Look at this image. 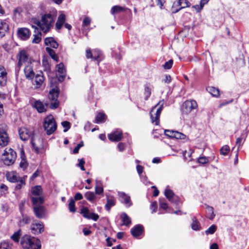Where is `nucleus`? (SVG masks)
I'll return each mask as SVG.
<instances>
[{
  "label": "nucleus",
  "mask_w": 249,
  "mask_h": 249,
  "mask_svg": "<svg viewBox=\"0 0 249 249\" xmlns=\"http://www.w3.org/2000/svg\"><path fill=\"white\" fill-rule=\"evenodd\" d=\"M20 244L24 249H40V241L29 235H24L21 239Z\"/></svg>",
  "instance_id": "f257e3e1"
},
{
  "label": "nucleus",
  "mask_w": 249,
  "mask_h": 249,
  "mask_svg": "<svg viewBox=\"0 0 249 249\" xmlns=\"http://www.w3.org/2000/svg\"><path fill=\"white\" fill-rule=\"evenodd\" d=\"M54 20L55 17L49 13L43 15L41 20H37L36 23L42 32L47 33L53 27Z\"/></svg>",
  "instance_id": "f03ea898"
},
{
  "label": "nucleus",
  "mask_w": 249,
  "mask_h": 249,
  "mask_svg": "<svg viewBox=\"0 0 249 249\" xmlns=\"http://www.w3.org/2000/svg\"><path fill=\"white\" fill-rule=\"evenodd\" d=\"M18 133L20 138L22 141H26L32 137L31 143L33 148L36 151H38L39 148L36 146L35 141V138L33 137L34 135V130L33 129H29L26 127H21L18 130Z\"/></svg>",
  "instance_id": "7ed1b4c3"
},
{
  "label": "nucleus",
  "mask_w": 249,
  "mask_h": 249,
  "mask_svg": "<svg viewBox=\"0 0 249 249\" xmlns=\"http://www.w3.org/2000/svg\"><path fill=\"white\" fill-rule=\"evenodd\" d=\"M164 102L163 100L160 101L150 111V116L152 123L158 125L160 124V117L163 108Z\"/></svg>",
  "instance_id": "20e7f679"
},
{
  "label": "nucleus",
  "mask_w": 249,
  "mask_h": 249,
  "mask_svg": "<svg viewBox=\"0 0 249 249\" xmlns=\"http://www.w3.org/2000/svg\"><path fill=\"white\" fill-rule=\"evenodd\" d=\"M43 128L48 135L52 134L55 131L57 124L53 115H50L45 118Z\"/></svg>",
  "instance_id": "39448f33"
},
{
  "label": "nucleus",
  "mask_w": 249,
  "mask_h": 249,
  "mask_svg": "<svg viewBox=\"0 0 249 249\" xmlns=\"http://www.w3.org/2000/svg\"><path fill=\"white\" fill-rule=\"evenodd\" d=\"M2 156L3 163L7 166H10L14 163L17 158V154L12 148H6Z\"/></svg>",
  "instance_id": "423d86ee"
},
{
  "label": "nucleus",
  "mask_w": 249,
  "mask_h": 249,
  "mask_svg": "<svg viewBox=\"0 0 249 249\" xmlns=\"http://www.w3.org/2000/svg\"><path fill=\"white\" fill-rule=\"evenodd\" d=\"M7 126L5 124H0V146H6L9 142V138L7 133Z\"/></svg>",
  "instance_id": "0eeeda50"
},
{
  "label": "nucleus",
  "mask_w": 249,
  "mask_h": 249,
  "mask_svg": "<svg viewBox=\"0 0 249 249\" xmlns=\"http://www.w3.org/2000/svg\"><path fill=\"white\" fill-rule=\"evenodd\" d=\"M197 104L194 100H186L182 105L181 110L183 114H188L192 111L196 109Z\"/></svg>",
  "instance_id": "6e6552de"
},
{
  "label": "nucleus",
  "mask_w": 249,
  "mask_h": 249,
  "mask_svg": "<svg viewBox=\"0 0 249 249\" xmlns=\"http://www.w3.org/2000/svg\"><path fill=\"white\" fill-rule=\"evenodd\" d=\"M58 92L57 89H52L49 95V98L51 101L50 107L51 108H56L59 105V102L57 100Z\"/></svg>",
  "instance_id": "1a4fd4ad"
},
{
  "label": "nucleus",
  "mask_w": 249,
  "mask_h": 249,
  "mask_svg": "<svg viewBox=\"0 0 249 249\" xmlns=\"http://www.w3.org/2000/svg\"><path fill=\"white\" fill-rule=\"evenodd\" d=\"M86 57L87 59H92L93 60L97 61L98 64L101 60V56L102 55L101 52L98 49H94L91 51L90 49H88L86 51Z\"/></svg>",
  "instance_id": "9d476101"
},
{
  "label": "nucleus",
  "mask_w": 249,
  "mask_h": 249,
  "mask_svg": "<svg viewBox=\"0 0 249 249\" xmlns=\"http://www.w3.org/2000/svg\"><path fill=\"white\" fill-rule=\"evenodd\" d=\"M81 213L83 217L89 219H92L94 221H97L99 216L97 214L93 213H90L88 208L84 207L81 210Z\"/></svg>",
  "instance_id": "9b49d317"
},
{
  "label": "nucleus",
  "mask_w": 249,
  "mask_h": 249,
  "mask_svg": "<svg viewBox=\"0 0 249 249\" xmlns=\"http://www.w3.org/2000/svg\"><path fill=\"white\" fill-rule=\"evenodd\" d=\"M31 232L34 234L41 233L44 231V225L42 222L35 221L31 226Z\"/></svg>",
  "instance_id": "f8f14e48"
},
{
  "label": "nucleus",
  "mask_w": 249,
  "mask_h": 249,
  "mask_svg": "<svg viewBox=\"0 0 249 249\" xmlns=\"http://www.w3.org/2000/svg\"><path fill=\"white\" fill-rule=\"evenodd\" d=\"M18 66L21 67L23 63L27 62L28 64L31 62L30 59H29L27 52L22 50L19 52L18 55Z\"/></svg>",
  "instance_id": "ddd939ff"
},
{
  "label": "nucleus",
  "mask_w": 249,
  "mask_h": 249,
  "mask_svg": "<svg viewBox=\"0 0 249 249\" xmlns=\"http://www.w3.org/2000/svg\"><path fill=\"white\" fill-rule=\"evenodd\" d=\"M164 195L169 201L178 205V203L179 202V198L175 195L171 190L166 188L164 191Z\"/></svg>",
  "instance_id": "4468645a"
},
{
  "label": "nucleus",
  "mask_w": 249,
  "mask_h": 249,
  "mask_svg": "<svg viewBox=\"0 0 249 249\" xmlns=\"http://www.w3.org/2000/svg\"><path fill=\"white\" fill-rule=\"evenodd\" d=\"M118 195L119 196L121 202L124 203L127 207H129L132 205L130 196L126 194L123 192H118Z\"/></svg>",
  "instance_id": "2eb2a0df"
},
{
  "label": "nucleus",
  "mask_w": 249,
  "mask_h": 249,
  "mask_svg": "<svg viewBox=\"0 0 249 249\" xmlns=\"http://www.w3.org/2000/svg\"><path fill=\"white\" fill-rule=\"evenodd\" d=\"M24 71L26 78L29 80L33 79L36 74L33 71L31 62L25 66Z\"/></svg>",
  "instance_id": "dca6fc26"
},
{
  "label": "nucleus",
  "mask_w": 249,
  "mask_h": 249,
  "mask_svg": "<svg viewBox=\"0 0 249 249\" xmlns=\"http://www.w3.org/2000/svg\"><path fill=\"white\" fill-rule=\"evenodd\" d=\"M7 73L5 69L2 66H0V86H4L7 82Z\"/></svg>",
  "instance_id": "f3484780"
},
{
  "label": "nucleus",
  "mask_w": 249,
  "mask_h": 249,
  "mask_svg": "<svg viewBox=\"0 0 249 249\" xmlns=\"http://www.w3.org/2000/svg\"><path fill=\"white\" fill-rule=\"evenodd\" d=\"M130 232L133 237H137L143 232V227L141 225H137L131 229Z\"/></svg>",
  "instance_id": "a211bd4d"
},
{
  "label": "nucleus",
  "mask_w": 249,
  "mask_h": 249,
  "mask_svg": "<svg viewBox=\"0 0 249 249\" xmlns=\"http://www.w3.org/2000/svg\"><path fill=\"white\" fill-rule=\"evenodd\" d=\"M8 30L9 25L8 23L5 20H0V38L4 36Z\"/></svg>",
  "instance_id": "6ab92c4d"
},
{
  "label": "nucleus",
  "mask_w": 249,
  "mask_h": 249,
  "mask_svg": "<svg viewBox=\"0 0 249 249\" xmlns=\"http://www.w3.org/2000/svg\"><path fill=\"white\" fill-rule=\"evenodd\" d=\"M108 138L109 140L112 142L120 141L122 138V132L118 130L114 131L109 134L108 135Z\"/></svg>",
  "instance_id": "aec40b11"
},
{
  "label": "nucleus",
  "mask_w": 249,
  "mask_h": 249,
  "mask_svg": "<svg viewBox=\"0 0 249 249\" xmlns=\"http://www.w3.org/2000/svg\"><path fill=\"white\" fill-rule=\"evenodd\" d=\"M18 33V36L23 40L27 39L30 35L29 30L26 28L19 29Z\"/></svg>",
  "instance_id": "412c9836"
},
{
  "label": "nucleus",
  "mask_w": 249,
  "mask_h": 249,
  "mask_svg": "<svg viewBox=\"0 0 249 249\" xmlns=\"http://www.w3.org/2000/svg\"><path fill=\"white\" fill-rule=\"evenodd\" d=\"M45 208L43 206L34 207V212L36 216L38 218L43 217L45 213Z\"/></svg>",
  "instance_id": "4be33fe9"
},
{
  "label": "nucleus",
  "mask_w": 249,
  "mask_h": 249,
  "mask_svg": "<svg viewBox=\"0 0 249 249\" xmlns=\"http://www.w3.org/2000/svg\"><path fill=\"white\" fill-rule=\"evenodd\" d=\"M34 78H35V80L33 84H35L34 83H35L36 88H39L44 81V77L42 75V72H39V73H36Z\"/></svg>",
  "instance_id": "5701e85b"
},
{
  "label": "nucleus",
  "mask_w": 249,
  "mask_h": 249,
  "mask_svg": "<svg viewBox=\"0 0 249 249\" xmlns=\"http://www.w3.org/2000/svg\"><path fill=\"white\" fill-rule=\"evenodd\" d=\"M57 72L59 74V80H63L66 76V70L63 63H60L57 65Z\"/></svg>",
  "instance_id": "b1692460"
},
{
  "label": "nucleus",
  "mask_w": 249,
  "mask_h": 249,
  "mask_svg": "<svg viewBox=\"0 0 249 249\" xmlns=\"http://www.w3.org/2000/svg\"><path fill=\"white\" fill-rule=\"evenodd\" d=\"M31 199L34 207L42 206L44 202V198L40 196H31Z\"/></svg>",
  "instance_id": "393cba45"
},
{
  "label": "nucleus",
  "mask_w": 249,
  "mask_h": 249,
  "mask_svg": "<svg viewBox=\"0 0 249 249\" xmlns=\"http://www.w3.org/2000/svg\"><path fill=\"white\" fill-rule=\"evenodd\" d=\"M32 28L35 29V32L36 33V34L34 36V37L33 40V42L35 43H38L41 39V34L36 26L32 25Z\"/></svg>",
  "instance_id": "a878e982"
},
{
  "label": "nucleus",
  "mask_w": 249,
  "mask_h": 249,
  "mask_svg": "<svg viewBox=\"0 0 249 249\" xmlns=\"http://www.w3.org/2000/svg\"><path fill=\"white\" fill-rule=\"evenodd\" d=\"M44 42L46 45H49L54 49H56L58 47V43L53 37H47L45 39Z\"/></svg>",
  "instance_id": "bb28decb"
},
{
  "label": "nucleus",
  "mask_w": 249,
  "mask_h": 249,
  "mask_svg": "<svg viewBox=\"0 0 249 249\" xmlns=\"http://www.w3.org/2000/svg\"><path fill=\"white\" fill-rule=\"evenodd\" d=\"M116 201L115 199L113 196H107V204L105 205L106 210L109 211L110 208L115 205Z\"/></svg>",
  "instance_id": "cd10ccee"
},
{
  "label": "nucleus",
  "mask_w": 249,
  "mask_h": 249,
  "mask_svg": "<svg viewBox=\"0 0 249 249\" xmlns=\"http://www.w3.org/2000/svg\"><path fill=\"white\" fill-rule=\"evenodd\" d=\"M66 20V16L64 14H61L58 18L56 21L55 26L57 30H59L61 28L62 26L64 24Z\"/></svg>",
  "instance_id": "c85d7f7f"
},
{
  "label": "nucleus",
  "mask_w": 249,
  "mask_h": 249,
  "mask_svg": "<svg viewBox=\"0 0 249 249\" xmlns=\"http://www.w3.org/2000/svg\"><path fill=\"white\" fill-rule=\"evenodd\" d=\"M34 106L39 113L45 112L46 110V107L44 104L39 101H36L34 103Z\"/></svg>",
  "instance_id": "c756f323"
},
{
  "label": "nucleus",
  "mask_w": 249,
  "mask_h": 249,
  "mask_svg": "<svg viewBox=\"0 0 249 249\" xmlns=\"http://www.w3.org/2000/svg\"><path fill=\"white\" fill-rule=\"evenodd\" d=\"M7 179L10 182H16L18 180V177L15 172L8 173L6 174Z\"/></svg>",
  "instance_id": "7c9ffc66"
},
{
  "label": "nucleus",
  "mask_w": 249,
  "mask_h": 249,
  "mask_svg": "<svg viewBox=\"0 0 249 249\" xmlns=\"http://www.w3.org/2000/svg\"><path fill=\"white\" fill-rule=\"evenodd\" d=\"M121 218L123 222L124 225L127 226L131 223L130 218L125 213H123L121 214Z\"/></svg>",
  "instance_id": "2f4dec72"
},
{
  "label": "nucleus",
  "mask_w": 249,
  "mask_h": 249,
  "mask_svg": "<svg viewBox=\"0 0 249 249\" xmlns=\"http://www.w3.org/2000/svg\"><path fill=\"white\" fill-rule=\"evenodd\" d=\"M31 192L32 195L36 196H40L42 193V190L41 186L37 185L33 187Z\"/></svg>",
  "instance_id": "473e14b6"
},
{
  "label": "nucleus",
  "mask_w": 249,
  "mask_h": 249,
  "mask_svg": "<svg viewBox=\"0 0 249 249\" xmlns=\"http://www.w3.org/2000/svg\"><path fill=\"white\" fill-rule=\"evenodd\" d=\"M181 9H182V8H181V5L178 0V1H175L173 3L171 8L172 13L173 14L176 13Z\"/></svg>",
  "instance_id": "72a5a7b5"
},
{
  "label": "nucleus",
  "mask_w": 249,
  "mask_h": 249,
  "mask_svg": "<svg viewBox=\"0 0 249 249\" xmlns=\"http://www.w3.org/2000/svg\"><path fill=\"white\" fill-rule=\"evenodd\" d=\"M192 223L191 224L192 229L195 231H199L201 229V226L199 222L196 218V217H194L192 219Z\"/></svg>",
  "instance_id": "f704fd0d"
},
{
  "label": "nucleus",
  "mask_w": 249,
  "mask_h": 249,
  "mask_svg": "<svg viewBox=\"0 0 249 249\" xmlns=\"http://www.w3.org/2000/svg\"><path fill=\"white\" fill-rule=\"evenodd\" d=\"M206 208L207 210V217L210 219L213 220L215 217V214L213 212V208L208 205L206 206Z\"/></svg>",
  "instance_id": "c9c22d12"
},
{
  "label": "nucleus",
  "mask_w": 249,
  "mask_h": 249,
  "mask_svg": "<svg viewBox=\"0 0 249 249\" xmlns=\"http://www.w3.org/2000/svg\"><path fill=\"white\" fill-rule=\"evenodd\" d=\"M46 51L49 53V54L50 55L52 59H53L56 62L58 61V57H57L54 50H53L50 47H46Z\"/></svg>",
  "instance_id": "e433bc0d"
},
{
  "label": "nucleus",
  "mask_w": 249,
  "mask_h": 249,
  "mask_svg": "<svg viewBox=\"0 0 249 249\" xmlns=\"http://www.w3.org/2000/svg\"><path fill=\"white\" fill-rule=\"evenodd\" d=\"M207 90L213 96L218 97L219 95V90L218 89L216 88L213 87H208L207 89Z\"/></svg>",
  "instance_id": "4c0bfd02"
},
{
  "label": "nucleus",
  "mask_w": 249,
  "mask_h": 249,
  "mask_svg": "<svg viewBox=\"0 0 249 249\" xmlns=\"http://www.w3.org/2000/svg\"><path fill=\"white\" fill-rule=\"evenodd\" d=\"M106 117L107 116L105 114L99 113L96 117V123L100 124L104 122Z\"/></svg>",
  "instance_id": "58836bf2"
},
{
  "label": "nucleus",
  "mask_w": 249,
  "mask_h": 249,
  "mask_svg": "<svg viewBox=\"0 0 249 249\" xmlns=\"http://www.w3.org/2000/svg\"><path fill=\"white\" fill-rule=\"evenodd\" d=\"M247 135L246 133L242 134L240 137L236 139V145L239 148L243 143L245 141L246 137Z\"/></svg>",
  "instance_id": "ea45409f"
},
{
  "label": "nucleus",
  "mask_w": 249,
  "mask_h": 249,
  "mask_svg": "<svg viewBox=\"0 0 249 249\" xmlns=\"http://www.w3.org/2000/svg\"><path fill=\"white\" fill-rule=\"evenodd\" d=\"M21 236V230H18L15 232L11 236V238L15 242L18 243L19 242V238Z\"/></svg>",
  "instance_id": "a19ab883"
},
{
  "label": "nucleus",
  "mask_w": 249,
  "mask_h": 249,
  "mask_svg": "<svg viewBox=\"0 0 249 249\" xmlns=\"http://www.w3.org/2000/svg\"><path fill=\"white\" fill-rule=\"evenodd\" d=\"M124 11V8L120 6H114L111 10V13L113 15Z\"/></svg>",
  "instance_id": "79ce46f5"
},
{
  "label": "nucleus",
  "mask_w": 249,
  "mask_h": 249,
  "mask_svg": "<svg viewBox=\"0 0 249 249\" xmlns=\"http://www.w3.org/2000/svg\"><path fill=\"white\" fill-rule=\"evenodd\" d=\"M85 197L87 200L90 202H92L95 198L96 196L94 193L92 192H87L85 194Z\"/></svg>",
  "instance_id": "37998d69"
},
{
  "label": "nucleus",
  "mask_w": 249,
  "mask_h": 249,
  "mask_svg": "<svg viewBox=\"0 0 249 249\" xmlns=\"http://www.w3.org/2000/svg\"><path fill=\"white\" fill-rule=\"evenodd\" d=\"M69 209L71 212L74 213L76 211L75 207V201L72 198L70 199L69 203Z\"/></svg>",
  "instance_id": "c03bdc74"
},
{
  "label": "nucleus",
  "mask_w": 249,
  "mask_h": 249,
  "mask_svg": "<svg viewBox=\"0 0 249 249\" xmlns=\"http://www.w3.org/2000/svg\"><path fill=\"white\" fill-rule=\"evenodd\" d=\"M216 230V226L214 225H212L205 231V233L207 235L213 234Z\"/></svg>",
  "instance_id": "a18cd8bd"
},
{
  "label": "nucleus",
  "mask_w": 249,
  "mask_h": 249,
  "mask_svg": "<svg viewBox=\"0 0 249 249\" xmlns=\"http://www.w3.org/2000/svg\"><path fill=\"white\" fill-rule=\"evenodd\" d=\"M186 137V135L184 134L179 132L178 131H175L174 133V136H173V138H175L177 139H184Z\"/></svg>",
  "instance_id": "49530a36"
},
{
  "label": "nucleus",
  "mask_w": 249,
  "mask_h": 249,
  "mask_svg": "<svg viewBox=\"0 0 249 249\" xmlns=\"http://www.w3.org/2000/svg\"><path fill=\"white\" fill-rule=\"evenodd\" d=\"M230 151V147L228 145L223 146L220 149V154L223 155H226Z\"/></svg>",
  "instance_id": "de8ad7c7"
},
{
  "label": "nucleus",
  "mask_w": 249,
  "mask_h": 249,
  "mask_svg": "<svg viewBox=\"0 0 249 249\" xmlns=\"http://www.w3.org/2000/svg\"><path fill=\"white\" fill-rule=\"evenodd\" d=\"M182 9L189 7L190 3L187 0H178Z\"/></svg>",
  "instance_id": "09e8293b"
},
{
  "label": "nucleus",
  "mask_w": 249,
  "mask_h": 249,
  "mask_svg": "<svg viewBox=\"0 0 249 249\" xmlns=\"http://www.w3.org/2000/svg\"><path fill=\"white\" fill-rule=\"evenodd\" d=\"M1 247L3 249H10L11 247V244L8 241H4L1 242Z\"/></svg>",
  "instance_id": "8fccbe9b"
},
{
  "label": "nucleus",
  "mask_w": 249,
  "mask_h": 249,
  "mask_svg": "<svg viewBox=\"0 0 249 249\" xmlns=\"http://www.w3.org/2000/svg\"><path fill=\"white\" fill-rule=\"evenodd\" d=\"M24 185H25V178H23L19 180L18 184L16 186V189H20Z\"/></svg>",
  "instance_id": "3c124183"
},
{
  "label": "nucleus",
  "mask_w": 249,
  "mask_h": 249,
  "mask_svg": "<svg viewBox=\"0 0 249 249\" xmlns=\"http://www.w3.org/2000/svg\"><path fill=\"white\" fill-rule=\"evenodd\" d=\"M61 124L63 127L65 128L64 129V132H67L70 128V123L68 121L62 122Z\"/></svg>",
  "instance_id": "603ef678"
},
{
  "label": "nucleus",
  "mask_w": 249,
  "mask_h": 249,
  "mask_svg": "<svg viewBox=\"0 0 249 249\" xmlns=\"http://www.w3.org/2000/svg\"><path fill=\"white\" fill-rule=\"evenodd\" d=\"M173 63V61L172 59H170L164 64L163 67L165 69H170L171 68Z\"/></svg>",
  "instance_id": "864d4df0"
},
{
  "label": "nucleus",
  "mask_w": 249,
  "mask_h": 249,
  "mask_svg": "<svg viewBox=\"0 0 249 249\" xmlns=\"http://www.w3.org/2000/svg\"><path fill=\"white\" fill-rule=\"evenodd\" d=\"M175 131L166 129V130H164V134L166 136H167L170 138H173V136H174Z\"/></svg>",
  "instance_id": "5fc2aeb1"
},
{
  "label": "nucleus",
  "mask_w": 249,
  "mask_h": 249,
  "mask_svg": "<svg viewBox=\"0 0 249 249\" xmlns=\"http://www.w3.org/2000/svg\"><path fill=\"white\" fill-rule=\"evenodd\" d=\"M31 220L32 218L27 215L22 216V222L25 224H29L31 221Z\"/></svg>",
  "instance_id": "6e6d98bb"
},
{
  "label": "nucleus",
  "mask_w": 249,
  "mask_h": 249,
  "mask_svg": "<svg viewBox=\"0 0 249 249\" xmlns=\"http://www.w3.org/2000/svg\"><path fill=\"white\" fill-rule=\"evenodd\" d=\"M78 160H79V163L77 164V166L80 168L81 170L85 171V169L84 166V165L85 162L84 160L83 159H79Z\"/></svg>",
  "instance_id": "4d7b16f0"
},
{
  "label": "nucleus",
  "mask_w": 249,
  "mask_h": 249,
  "mask_svg": "<svg viewBox=\"0 0 249 249\" xmlns=\"http://www.w3.org/2000/svg\"><path fill=\"white\" fill-rule=\"evenodd\" d=\"M209 161L208 159L206 157H201L198 159V162L201 164H205Z\"/></svg>",
  "instance_id": "13d9d810"
},
{
  "label": "nucleus",
  "mask_w": 249,
  "mask_h": 249,
  "mask_svg": "<svg viewBox=\"0 0 249 249\" xmlns=\"http://www.w3.org/2000/svg\"><path fill=\"white\" fill-rule=\"evenodd\" d=\"M19 166L20 168H22L23 170L25 169L27 166H28V163L27 162L26 160H22L20 161Z\"/></svg>",
  "instance_id": "bf43d9fd"
},
{
  "label": "nucleus",
  "mask_w": 249,
  "mask_h": 249,
  "mask_svg": "<svg viewBox=\"0 0 249 249\" xmlns=\"http://www.w3.org/2000/svg\"><path fill=\"white\" fill-rule=\"evenodd\" d=\"M90 22H91L90 18L89 17H86L83 21L82 26H87L90 24Z\"/></svg>",
  "instance_id": "052dcab7"
},
{
  "label": "nucleus",
  "mask_w": 249,
  "mask_h": 249,
  "mask_svg": "<svg viewBox=\"0 0 249 249\" xmlns=\"http://www.w3.org/2000/svg\"><path fill=\"white\" fill-rule=\"evenodd\" d=\"M84 145L83 142H81L80 143H78L77 146L74 148L73 150V153L74 154H77L78 153L79 149Z\"/></svg>",
  "instance_id": "680f3d73"
},
{
  "label": "nucleus",
  "mask_w": 249,
  "mask_h": 249,
  "mask_svg": "<svg viewBox=\"0 0 249 249\" xmlns=\"http://www.w3.org/2000/svg\"><path fill=\"white\" fill-rule=\"evenodd\" d=\"M144 94L145 95V99H147V98L150 96L151 94V89L148 87H145L144 89Z\"/></svg>",
  "instance_id": "e2e57ef3"
},
{
  "label": "nucleus",
  "mask_w": 249,
  "mask_h": 249,
  "mask_svg": "<svg viewBox=\"0 0 249 249\" xmlns=\"http://www.w3.org/2000/svg\"><path fill=\"white\" fill-rule=\"evenodd\" d=\"M103 192V187L99 186H96L95 187V193L96 194L100 195L102 194Z\"/></svg>",
  "instance_id": "0e129e2a"
},
{
  "label": "nucleus",
  "mask_w": 249,
  "mask_h": 249,
  "mask_svg": "<svg viewBox=\"0 0 249 249\" xmlns=\"http://www.w3.org/2000/svg\"><path fill=\"white\" fill-rule=\"evenodd\" d=\"M192 8L195 9L197 12H199L202 10L203 7L200 4H199V5L196 4V5H193L192 6Z\"/></svg>",
  "instance_id": "69168bd1"
},
{
  "label": "nucleus",
  "mask_w": 249,
  "mask_h": 249,
  "mask_svg": "<svg viewBox=\"0 0 249 249\" xmlns=\"http://www.w3.org/2000/svg\"><path fill=\"white\" fill-rule=\"evenodd\" d=\"M83 198V196L82 194L80 193H77L75 194L74 196V199L76 200H81Z\"/></svg>",
  "instance_id": "338daca9"
},
{
  "label": "nucleus",
  "mask_w": 249,
  "mask_h": 249,
  "mask_svg": "<svg viewBox=\"0 0 249 249\" xmlns=\"http://www.w3.org/2000/svg\"><path fill=\"white\" fill-rule=\"evenodd\" d=\"M160 208L165 210L168 208V205L166 202H161L160 201Z\"/></svg>",
  "instance_id": "774afa93"
}]
</instances>
